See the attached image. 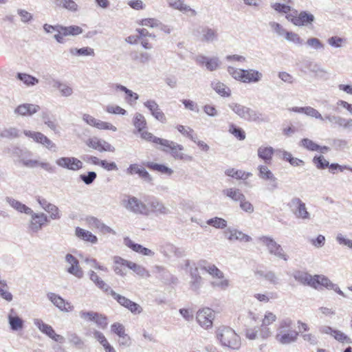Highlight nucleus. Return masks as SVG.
<instances>
[{"mask_svg": "<svg viewBox=\"0 0 352 352\" xmlns=\"http://www.w3.org/2000/svg\"><path fill=\"white\" fill-rule=\"evenodd\" d=\"M298 336L295 323L291 318H286L279 320L275 336V339L279 344L289 345L295 343Z\"/></svg>", "mask_w": 352, "mask_h": 352, "instance_id": "1", "label": "nucleus"}, {"mask_svg": "<svg viewBox=\"0 0 352 352\" xmlns=\"http://www.w3.org/2000/svg\"><path fill=\"white\" fill-rule=\"evenodd\" d=\"M216 337L221 346L232 350L241 347V338L234 329L229 327L221 326L216 331Z\"/></svg>", "mask_w": 352, "mask_h": 352, "instance_id": "2", "label": "nucleus"}, {"mask_svg": "<svg viewBox=\"0 0 352 352\" xmlns=\"http://www.w3.org/2000/svg\"><path fill=\"white\" fill-rule=\"evenodd\" d=\"M258 241L267 248L270 254L285 261L288 260L287 254L281 245L277 243L273 238L268 236H262L258 238Z\"/></svg>", "mask_w": 352, "mask_h": 352, "instance_id": "3", "label": "nucleus"}, {"mask_svg": "<svg viewBox=\"0 0 352 352\" xmlns=\"http://www.w3.org/2000/svg\"><path fill=\"white\" fill-rule=\"evenodd\" d=\"M122 205L126 210L135 213L148 215L150 209L147 204H144L135 197L127 196V199L122 200Z\"/></svg>", "mask_w": 352, "mask_h": 352, "instance_id": "4", "label": "nucleus"}, {"mask_svg": "<svg viewBox=\"0 0 352 352\" xmlns=\"http://www.w3.org/2000/svg\"><path fill=\"white\" fill-rule=\"evenodd\" d=\"M168 144H162L161 149L165 152H170L171 155L177 160L190 162L192 160V157L182 153L184 146L181 144H177L173 141L166 140Z\"/></svg>", "mask_w": 352, "mask_h": 352, "instance_id": "5", "label": "nucleus"}, {"mask_svg": "<svg viewBox=\"0 0 352 352\" xmlns=\"http://www.w3.org/2000/svg\"><path fill=\"white\" fill-rule=\"evenodd\" d=\"M287 206L292 210L295 217L302 220L311 219V214L307 211L305 204L298 197H293Z\"/></svg>", "mask_w": 352, "mask_h": 352, "instance_id": "6", "label": "nucleus"}, {"mask_svg": "<svg viewBox=\"0 0 352 352\" xmlns=\"http://www.w3.org/2000/svg\"><path fill=\"white\" fill-rule=\"evenodd\" d=\"M228 107L241 118L248 121H254L258 117L256 111L239 103L232 102Z\"/></svg>", "mask_w": 352, "mask_h": 352, "instance_id": "7", "label": "nucleus"}, {"mask_svg": "<svg viewBox=\"0 0 352 352\" xmlns=\"http://www.w3.org/2000/svg\"><path fill=\"white\" fill-rule=\"evenodd\" d=\"M258 169L259 171L258 177L262 179L270 182L267 187L269 191L273 192L278 188L277 178L266 166L261 165L258 167Z\"/></svg>", "mask_w": 352, "mask_h": 352, "instance_id": "8", "label": "nucleus"}, {"mask_svg": "<svg viewBox=\"0 0 352 352\" xmlns=\"http://www.w3.org/2000/svg\"><path fill=\"white\" fill-rule=\"evenodd\" d=\"M195 61L201 66H205L206 69L213 72L218 69L221 64L218 57H208L204 55H198L195 58Z\"/></svg>", "mask_w": 352, "mask_h": 352, "instance_id": "9", "label": "nucleus"}, {"mask_svg": "<svg viewBox=\"0 0 352 352\" xmlns=\"http://www.w3.org/2000/svg\"><path fill=\"white\" fill-rule=\"evenodd\" d=\"M86 144L93 149L97 150L100 152L108 151L114 152L115 147L110 144L107 141L100 139L97 137L89 138L86 141Z\"/></svg>", "mask_w": 352, "mask_h": 352, "instance_id": "10", "label": "nucleus"}, {"mask_svg": "<svg viewBox=\"0 0 352 352\" xmlns=\"http://www.w3.org/2000/svg\"><path fill=\"white\" fill-rule=\"evenodd\" d=\"M214 318V311L210 308H204L198 311L196 317L197 322L205 329L212 327Z\"/></svg>", "mask_w": 352, "mask_h": 352, "instance_id": "11", "label": "nucleus"}, {"mask_svg": "<svg viewBox=\"0 0 352 352\" xmlns=\"http://www.w3.org/2000/svg\"><path fill=\"white\" fill-rule=\"evenodd\" d=\"M56 164L71 170H78L82 168V162L74 157H62L56 160Z\"/></svg>", "mask_w": 352, "mask_h": 352, "instance_id": "12", "label": "nucleus"}, {"mask_svg": "<svg viewBox=\"0 0 352 352\" xmlns=\"http://www.w3.org/2000/svg\"><path fill=\"white\" fill-rule=\"evenodd\" d=\"M31 219L29 223V230L34 233L38 232L42 229L43 226L48 221L47 217L44 213H35L32 210Z\"/></svg>", "mask_w": 352, "mask_h": 352, "instance_id": "13", "label": "nucleus"}, {"mask_svg": "<svg viewBox=\"0 0 352 352\" xmlns=\"http://www.w3.org/2000/svg\"><path fill=\"white\" fill-rule=\"evenodd\" d=\"M47 296L52 304L61 311L69 312L74 309V306L69 302H66L62 297L55 293L49 292Z\"/></svg>", "mask_w": 352, "mask_h": 352, "instance_id": "14", "label": "nucleus"}, {"mask_svg": "<svg viewBox=\"0 0 352 352\" xmlns=\"http://www.w3.org/2000/svg\"><path fill=\"white\" fill-rule=\"evenodd\" d=\"M41 107L38 104L23 103L17 106L14 110V113L18 116L23 117H30L37 113Z\"/></svg>", "mask_w": 352, "mask_h": 352, "instance_id": "15", "label": "nucleus"}, {"mask_svg": "<svg viewBox=\"0 0 352 352\" xmlns=\"http://www.w3.org/2000/svg\"><path fill=\"white\" fill-rule=\"evenodd\" d=\"M147 206L150 209V213L155 214H168L170 212V210L164 204L155 197L151 198L147 202Z\"/></svg>", "mask_w": 352, "mask_h": 352, "instance_id": "16", "label": "nucleus"}, {"mask_svg": "<svg viewBox=\"0 0 352 352\" xmlns=\"http://www.w3.org/2000/svg\"><path fill=\"white\" fill-rule=\"evenodd\" d=\"M65 261L70 265L67 269V272L75 276L78 278H81L83 276V272L81 267L79 266V262L78 259L71 254H67L65 256Z\"/></svg>", "mask_w": 352, "mask_h": 352, "instance_id": "17", "label": "nucleus"}, {"mask_svg": "<svg viewBox=\"0 0 352 352\" xmlns=\"http://www.w3.org/2000/svg\"><path fill=\"white\" fill-rule=\"evenodd\" d=\"M144 106L146 107L151 114L160 122L164 123L166 121V116L160 109L158 104L154 100H148L144 102Z\"/></svg>", "mask_w": 352, "mask_h": 352, "instance_id": "18", "label": "nucleus"}, {"mask_svg": "<svg viewBox=\"0 0 352 352\" xmlns=\"http://www.w3.org/2000/svg\"><path fill=\"white\" fill-rule=\"evenodd\" d=\"M124 245L133 251L140 254L144 256L153 257L155 255V252L151 250L143 247L142 245L133 242L129 237L124 239Z\"/></svg>", "mask_w": 352, "mask_h": 352, "instance_id": "19", "label": "nucleus"}, {"mask_svg": "<svg viewBox=\"0 0 352 352\" xmlns=\"http://www.w3.org/2000/svg\"><path fill=\"white\" fill-rule=\"evenodd\" d=\"M314 21V14L307 11H301L297 17L292 18V23L296 26H307L312 24Z\"/></svg>", "mask_w": 352, "mask_h": 352, "instance_id": "20", "label": "nucleus"}, {"mask_svg": "<svg viewBox=\"0 0 352 352\" xmlns=\"http://www.w3.org/2000/svg\"><path fill=\"white\" fill-rule=\"evenodd\" d=\"M32 153L29 151H21L19 155V162L23 166L28 168H35L38 167L39 160L31 159Z\"/></svg>", "mask_w": 352, "mask_h": 352, "instance_id": "21", "label": "nucleus"}, {"mask_svg": "<svg viewBox=\"0 0 352 352\" xmlns=\"http://www.w3.org/2000/svg\"><path fill=\"white\" fill-rule=\"evenodd\" d=\"M38 203L42 207L43 210L50 214V218L52 219H58L60 216L59 214V210L57 206L48 202L45 198L38 197Z\"/></svg>", "mask_w": 352, "mask_h": 352, "instance_id": "22", "label": "nucleus"}, {"mask_svg": "<svg viewBox=\"0 0 352 352\" xmlns=\"http://www.w3.org/2000/svg\"><path fill=\"white\" fill-rule=\"evenodd\" d=\"M263 74L254 69L243 70V83H256L263 78Z\"/></svg>", "mask_w": 352, "mask_h": 352, "instance_id": "23", "label": "nucleus"}, {"mask_svg": "<svg viewBox=\"0 0 352 352\" xmlns=\"http://www.w3.org/2000/svg\"><path fill=\"white\" fill-rule=\"evenodd\" d=\"M190 287L192 290L197 292L201 288L203 283L202 277L199 274L198 268L197 267H190Z\"/></svg>", "mask_w": 352, "mask_h": 352, "instance_id": "24", "label": "nucleus"}, {"mask_svg": "<svg viewBox=\"0 0 352 352\" xmlns=\"http://www.w3.org/2000/svg\"><path fill=\"white\" fill-rule=\"evenodd\" d=\"M184 1L185 0H167L168 4L170 8L183 12H189L192 16H196L197 12L189 6L185 4Z\"/></svg>", "mask_w": 352, "mask_h": 352, "instance_id": "25", "label": "nucleus"}, {"mask_svg": "<svg viewBox=\"0 0 352 352\" xmlns=\"http://www.w3.org/2000/svg\"><path fill=\"white\" fill-rule=\"evenodd\" d=\"M126 172L129 175L138 174L142 179L147 182L152 181V177L148 171L144 168H140L136 164H131L127 168Z\"/></svg>", "mask_w": 352, "mask_h": 352, "instance_id": "26", "label": "nucleus"}, {"mask_svg": "<svg viewBox=\"0 0 352 352\" xmlns=\"http://www.w3.org/2000/svg\"><path fill=\"white\" fill-rule=\"evenodd\" d=\"M210 87L217 94L222 97L228 98L231 96L230 89L218 80H212L210 83Z\"/></svg>", "mask_w": 352, "mask_h": 352, "instance_id": "27", "label": "nucleus"}, {"mask_svg": "<svg viewBox=\"0 0 352 352\" xmlns=\"http://www.w3.org/2000/svg\"><path fill=\"white\" fill-rule=\"evenodd\" d=\"M88 274L90 280L96 285V286L107 294H109L110 291L112 290L109 285L102 280L94 271H89Z\"/></svg>", "mask_w": 352, "mask_h": 352, "instance_id": "28", "label": "nucleus"}, {"mask_svg": "<svg viewBox=\"0 0 352 352\" xmlns=\"http://www.w3.org/2000/svg\"><path fill=\"white\" fill-rule=\"evenodd\" d=\"M294 279L302 285H307L312 287L314 285V276L307 272L302 271H296L294 272Z\"/></svg>", "mask_w": 352, "mask_h": 352, "instance_id": "29", "label": "nucleus"}, {"mask_svg": "<svg viewBox=\"0 0 352 352\" xmlns=\"http://www.w3.org/2000/svg\"><path fill=\"white\" fill-rule=\"evenodd\" d=\"M6 200L10 206H12L19 212L25 213L27 214L32 213V210L30 208L12 197H7Z\"/></svg>", "mask_w": 352, "mask_h": 352, "instance_id": "30", "label": "nucleus"}, {"mask_svg": "<svg viewBox=\"0 0 352 352\" xmlns=\"http://www.w3.org/2000/svg\"><path fill=\"white\" fill-rule=\"evenodd\" d=\"M218 38V33L216 30L205 27L201 30V41L206 43H212Z\"/></svg>", "mask_w": 352, "mask_h": 352, "instance_id": "31", "label": "nucleus"}, {"mask_svg": "<svg viewBox=\"0 0 352 352\" xmlns=\"http://www.w3.org/2000/svg\"><path fill=\"white\" fill-rule=\"evenodd\" d=\"M76 235L87 242H90L93 244H95L98 242V238L96 236L93 234L91 232L84 230L82 228H80L79 227H77L76 228Z\"/></svg>", "mask_w": 352, "mask_h": 352, "instance_id": "32", "label": "nucleus"}, {"mask_svg": "<svg viewBox=\"0 0 352 352\" xmlns=\"http://www.w3.org/2000/svg\"><path fill=\"white\" fill-rule=\"evenodd\" d=\"M258 156L264 160L266 164L271 162L274 150L272 146H261L258 148Z\"/></svg>", "mask_w": 352, "mask_h": 352, "instance_id": "33", "label": "nucleus"}, {"mask_svg": "<svg viewBox=\"0 0 352 352\" xmlns=\"http://www.w3.org/2000/svg\"><path fill=\"white\" fill-rule=\"evenodd\" d=\"M53 87L59 90L60 95L64 97H69L73 94V89L58 80H53Z\"/></svg>", "mask_w": 352, "mask_h": 352, "instance_id": "34", "label": "nucleus"}, {"mask_svg": "<svg viewBox=\"0 0 352 352\" xmlns=\"http://www.w3.org/2000/svg\"><path fill=\"white\" fill-rule=\"evenodd\" d=\"M314 285L312 287L318 289V286L321 285L330 289L333 283L325 276L315 275L314 276Z\"/></svg>", "mask_w": 352, "mask_h": 352, "instance_id": "35", "label": "nucleus"}, {"mask_svg": "<svg viewBox=\"0 0 352 352\" xmlns=\"http://www.w3.org/2000/svg\"><path fill=\"white\" fill-rule=\"evenodd\" d=\"M200 267L208 272L213 278H223V272L214 264H207L203 266L200 265Z\"/></svg>", "mask_w": 352, "mask_h": 352, "instance_id": "36", "label": "nucleus"}, {"mask_svg": "<svg viewBox=\"0 0 352 352\" xmlns=\"http://www.w3.org/2000/svg\"><path fill=\"white\" fill-rule=\"evenodd\" d=\"M227 232L230 234L228 236V239L230 241L239 240L249 242L252 240V238L250 236L237 230H232L229 228Z\"/></svg>", "mask_w": 352, "mask_h": 352, "instance_id": "37", "label": "nucleus"}, {"mask_svg": "<svg viewBox=\"0 0 352 352\" xmlns=\"http://www.w3.org/2000/svg\"><path fill=\"white\" fill-rule=\"evenodd\" d=\"M309 71L314 73L316 76L320 78H327V71L322 67L319 64L310 62L307 67Z\"/></svg>", "mask_w": 352, "mask_h": 352, "instance_id": "38", "label": "nucleus"}, {"mask_svg": "<svg viewBox=\"0 0 352 352\" xmlns=\"http://www.w3.org/2000/svg\"><path fill=\"white\" fill-rule=\"evenodd\" d=\"M223 194L234 201H240L245 196L239 189L235 188L224 189Z\"/></svg>", "mask_w": 352, "mask_h": 352, "instance_id": "39", "label": "nucleus"}, {"mask_svg": "<svg viewBox=\"0 0 352 352\" xmlns=\"http://www.w3.org/2000/svg\"><path fill=\"white\" fill-rule=\"evenodd\" d=\"M225 174L227 176L236 178L237 179H247L252 175V173L245 172L241 170H236L234 168H228L225 170Z\"/></svg>", "mask_w": 352, "mask_h": 352, "instance_id": "40", "label": "nucleus"}, {"mask_svg": "<svg viewBox=\"0 0 352 352\" xmlns=\"http://www.w3.org/2000/svg\"><path fill=\"white\" fill-rule=\"evenodd\" d=\"M82 32V29L78 25L60 26V32L64 36H77Z\"/></svg>", "mask_w": 352, "mask_h": 352, "instance_id": "41", "label": "nucleus"}, {"mask_svg": "<svg viewBox=\"0 0 352 352\" xmlns=\"http://www.w3.org/2000/svg\"><path fill=\"white\" fill-rule=\"evenodd\" d=\"M140 135V137L142 139L147 141L153 142L155 144H158L162 146V144H168L166 139H162L157 138L156 136H154L151 133L147 131H142V132L139 133Z\"/></svg>", "mask_w": 352, "mask_h": 352, "instance_id": "42", "label": "nucleus"}, {"mask_svg": "<svg viewBox=\"0 0 352 352\" xmlns=\"http://www.w3.org/2000/svg\"><path fill=\"white\" fill-rule=\"evenodd\" d=\"M54 3L73 12L78 10V6L74 0H55Z\"/></svg>", "mask_w": 352, "mask_h": 352, "instance_id": "43", "label": "nucleus"}, {"mask_svg": "<svg viewBox=\"0 0 352 352\" xmlns=\"http://www.w3.org/2000/svg\"><path fill=\"white\" fill-rule=\"evenodd\" d=\"M20 135L19 130L16 127L3 128L0 130V137L10 140L19 138Z\"/></svg>", "mask_w": 352, "mask_h": 352, "instance_id": "44", "label": "nucleus"}, {"mask_svg": "<svg viewBox=\"0 0 352 352\" xmlns=\"http://www.w3.org/2000/svg\"><path fill=\"white\" fill-rule=\"evenodd\" d=\"M115 89L116 90L123 91L125 93V94L126 95L125 100L128 102H131L132 101H136L139 98V96L138 94L132 91L131 90L129 89L127 87H126L124 85H122L120 84H116L115 85Z\"/></svg>", "mask_w": 352, "mask_h": 352, "instance_id": "45", "label": "nucleus"}, {"mask_svg": "<svg viewBox=\"0 0 352 352\" xmlns=\"http://www.w3.org/2000/svg\"><path fill=\"white\" fill-rule=\"evenodd\" d=\"M34 324L38 327V329L43 333L46 334L50 338L52 337L54 333V329L52 326L45 324L41 319H34Z\"/></svg>", "mask_w": 352, "mask_h": 352, "instance_id": "46", "label": "nucleus"}, {"mask_svg": "<svg viewBox=\"0 0 352 352\" xmlns=\"http://www.w3.org/2000/svg\"><path fill=\"white\" fill-rule=\"evenodd\" d=\"M133 125L138 133L142 132L146 128V120L144 116L140 113H136L133 118Z\"/></svg>", "mask_w": 352, "mask_h": 352, "instance_id": "47", "label": "nucleus"}, {"mask_svg": "<svg viewBox=\"0 0 352 352\" xmlns=\"http://www.w3.org/2000/svg\"><path fill=\"white\" fill-rule=\"evenodd\" d=\"M8 322L12 331H19L23 327V320L18 316L8 315Z\"/></svg>", "mask_w": 352, "mask_h": 352, "instance_id": "48", "label": "nucleus"}, {"mask_svg": "<svg viewBox=\"0 0 352 352\" xmlns=\"http://www.w3.org/2000/svg\"><path fill=\"white\" fill-rule=\"evenodd\" d=\"M146 166L154 170H157L164 174L170 175L173 171L171 168L164 164H160L154 162H147Z\"/></svg>", "mask_w": 352, "mask_h": 352, "instance_id": "49", "label": "nucleus"}, {"mask_svg": "<svg viewBox=\"0 0 352 352\" xmlns=\"http://www.w3.org/2000/svg\"><path fill=\"white\" fill-rule=\"evenodd\" d=\"M16 78L27 86H33L38 83V80L36 78L28 74L18 73Z\"/></svg>", "mask_w": 352, "mask_h": 352, "instance_id": "50", "label": "nucleus"}, {"mask_svg": "<svg viewBox=\"0 0 352 352\" xmlns=\"http://www.w3.org/2000/svg\"><path fill=\"white\" fill-rule=\"evenodd\" d=\"M129 269L132 270L138 276L142 278H148L151 274L142 265L131 262Z\"/></svg>", "mask_w": 352, "mask_h": 352, "instance_id": "51", "label": "nucleus"}, {"mask_svg": "<svg viewBox=\"0 0 352 352\" xmlns=\"http://www.w3.org/2000/svg\"><path fill=\"white\" fill-rule=\"evenodd\" d=\"M69 52L72 55H74V56H94L95 55L94 49L89 47H82L80 49L71 48L69 50Z\"/></svg>", "mask_w": 352, "mask_h": 352, "instance_id": "52", "label": "nucleus"}, {"mask_svg": "<svg viewBox=\"0 0 352 352\" xmlns=\"http://www.w3.org/2000/svg\"><path fill=\"white\" fill-rule=\"evenodd\" d=\"M333 338L343 344H351L352 339L340 330L336 329Z\"/></svg>", "mask_w": 352, "mask_h": 352, "instance_id": "53", "label": "nucleus"}, {"mask_svg": "<svg viewBox=\"0 0 352 352\" xmlns=\"http://www.w3.org/2000/svg\"><path fill=\"white\" fill-rule=\"evenodd\" d=\"M67 336L68 341L71 344L78 349H82L83 347V340L76 333L69 332Z\"/></svg>", "mask_w": 352, "mask_h": 352, "instance_id": "54", "label": "nucleus"}, {"mask_svg": "<svg viewBox=\"0 0 352 352\" xmlns=\"http://www.w3.org/2000/svg\"><path fill=\"white\" fill-rule=\"evenodd\" d=\"M206 223L217 229H223L227 226V221L224 219L217 217L208 219Z\"/></svg>", "mask_w": 352, "mask_h": 352, "instance_id": "55", "label": "nucleus"}, {"mask_svg": "<svg viewBox=\"0 0 352 352\" xmlns=\"http://www.w3.org/2000/svg\"><path fill=\"white\" fill-rule=\"evenodd\" d=\"M331 146L337 151H343L349 148V142L341 138H333L331 140Z\"/></svg>", "mask_w": 352, "mask_h": 352, "instance_id": "56", "label": "nucleus"}, {"mask_svg": "<svg viewBox=\"0 0 352 352\" xmlns=\"http://www.w3.org/2000/svg\"><path fill=\"white\" fill-rule=\"evenodd\" d=\"M300 146L310 151H317L320 148V145L309 138L302 139L300 142Z\"/></svg>", "mask_w": 352, "mask_h": 352, "instance_id": "57", "label": "nucleus"}, {"mask_svg": "<svg viewBox=\"0 0 352 352\" xmlns=\"http://www.w3.org/2000/svg\"><path fill=\"white\" fill-rule=\"evenodd\" d=\"M312 161L318 169L323 170L329 166V162L322 155L314 156Z\"/></svg>", "mask_w": 352, "mask_h": 352, "instance_id": "58", "label": "nucleus"}, {"mask_svg": "<svg viewBox=\"0 0 352 352\" xmlns=\"http://www.w3.org/2000/svg\"><path fill=\"white\" fill-rule=\"evenodd\" d=\"M229 280L223 276L221 278H217V280L210 282V285L213 288L220 289L221 290H226L229 287Z\"/></svg>", "mask_w": 352, "mask_h": 352, "instance_id": "59", "label": "nucleus"}, {"mask_svg": "<svg viewBox=\"0 0 352 352\" xmlns=\"http://www.w3.org/2000/svg\"><path fill=\"white\" fill-rule=\"evenodd\" d=\"M243 69H237L234 67L229 66L227 69L228 74L235 80L242 82Z\"/></svg>", "mask_w": 352, "mask_h": 352, "instance_id": "60", "label": "nucleus"}, {"mask_svg": "<svg viewBox=\"0 0 352 352\" xmlns=\"http://www.w3.org/2000/svg\"><path fill=\"white\" fill-rule=\"evenodd\" d=\"M16 12L20 16L21 21L23 23H29L33 20V15L24 9H17Z\"/></svg>", "mask_w": 352, "mask_h": 352, "instance_id": "61", "label": "nucleus"}, {"mask_svg": "<svg viewBox=\"0 0 352 352\" xmlns=\"http://www.w3.org/2000/svg\"><path fill=\"white\" fill-rule=\"evenodd\" d=\"M337 125L348 131H352V119L345 118L339 116Z\"/></svg>", "mask_w": 352, "mask_h": 352, "instance_id": "62", "label": "nucleus"}, {"mask_svg": "<svg viewBox=\"0 0 352 352\" xmlns=\"http://www.w3.org/2000/svg\"><path fill=\"white\" fill-rule=\"evenodd\" d=\"M229 132L234 135L239 140H243L245 138L244 131L242 129L236 126L234 124H230Z\"/></svg>", "mask_w": 352, "mask_h": 352, "instance_id": "63", "label": "nucleus"}, {"mask_svg": "<svg viewBox=\"0 0 352 352\" xmlns=\"http://www.w3.org/2000/svg\"><path fill=\"white\" fill-rule=\"evenodd\" d=\"M271 29L279 36H285L287 30L278 23L272 21L269 23Z\"/></svg>", "mask_w": 352, "mask_h": 352, "instance_id": "64", "label": "nucleus"}]
</instances>
